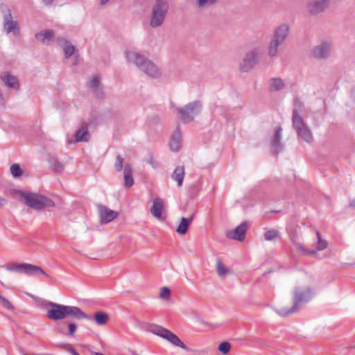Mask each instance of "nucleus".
<instances>
[{
    "mask_svg": "<svg viewBox=\"0 0 355 355\" xmlns=\"http://www.w3.org/2000/svg\"><path fill=\"white\" fill-rule=\"evenodd\" d=\"M128 62L135 64L137 68L151 78H158L162 76L160 69L146 56L141 53L128 50L125 53Z\"/></svg>",
    "mask_w": 355,
    "mask_h": 355,
    "instance_id": "1",
    "label": "nucleus"
},
{
    "mask_svg": "<svg viewBox=\"0 0 355 355\" xmlns=\"http://www.w3.org/2000/svg\"><path fill=\"white\" fill-rule=\"evenodd\" d=\"M314 291L309 286H300L293 291V304L291 308L275 309V312L280 316L287 317L300 309L302 304L308 303L314 296Z\"/></svg>",
    "mask_w": 355,
    "mask_h": 355,
    "instance_id": "2",
    "label": "nucleus"
},
{
    "mask_svg": "<svg viewBox=\"0 0 355 355\" xmlns=\"http://www.w3.org/2000/svg\"><path fill=\"white\" fill-rule=\"evenodd\" d=\"M291 26L288 23H282L275 27L268 46V54L275 58L279 53V46L286 40L290 35Z\"/></svg>",
    "mask_w": 355,
    "mask_h": 355,
    "instance_id": "3",
    "label": "nucleus"
},
{
    "mask_svg": "<svg viewBox=\"0 0 355 355\" xmlns=\"http://www.w3.org/2000/svg\"><path fill=\"white\" fill-rule=\"evenodd\" d=\"M302 107V103L301 101L299 99H295V108L293 110V124L297 137L306 143H311L313 141L312 132L298 112Z\"/></svg>",
    "mask_w": 355,
    "mask_h": 355,
    "instance_id": "4",
    "label": "nucleus"
},
{
    "mask_svg": "<svg viewBox=\"0 0 355 355\" xmlns=\"http://www.w3.org/2000/svg\"><path fill=\"white\" fill-rule=\"evenodd\" d=\"M18 196L28 207L41 210L44 207H52L55 206L53 201L45 196L29 191H19Z\"/></svg>",
    "mask_w": 355,
    "mask_h": 355,
    "instance_id": "5",
    "label": "nucleus"
},
{
    "mask_svg": "<svg viewBox=\"0 0 355 355\" xmlns=\"http://www.w3.org/2000/svg\"><path fill=\"white\" fill-rule=\"evenodd\" d=\"M7 271L19 275L38 277L44 276L49 278V275L40 267L28 263H10L2 266Z\"/></svg>",
    "mask_w": 355,
    "mask_h": 355,
    "instance_id": "6",
    "label": "nucleus"
},
{
    "mask_svg": "<svg viewBox=\"0 0 355 355\" xmlns=\"http://www.w3.org/2000/svg\"><path fill=\"white\" fill-rule=\"evenodd\" d=\"M202 108L200 101H193L184 106L178 108L177 112L180 119L185 123L192 122L200 114Z\"/></svg>",
    "mask_w": 355,
    "mask_h": 355,
    "instance_id": "7",
    "label": "nucleus"
},
{
    "mask_svg": "<svg viewBox=\"0 0 355 355\" xmlns=\"http://www.w3.org/2000/svg\"><path fill=\"white\" fill-rule=\"evenodd\" d=\"M148 329L152 334L166 340L175 346L183 349H187V347L184 343L170 330L155 324H149Z\"/></svg>",
    "mask_w": 355,
    "mask_h": 355,
    "instance_id": "8",
    "label": "nucleus"
},
{
    "mask_svg": "<svg viewBox=\"0 0 355 355\" xmlns=\"http://www.w3.org/2000/svg\"><path fill=\"white\" fill-rule=\"evenodd\" d=\"M168 11L167 4L159 0L153 6L150 17V26L155 28L161 26L165 20Z\"/></svg>",
    "mask_w": 355,
    "mask_h": 355,
    "instance_id": "9",
    "label": "nucleus"
},
{
    "mask_svg": "<svg viewBox=\"0 0 355 355\" xmlns=\"http://www.w3.org/2000/svg\"><path fill=\"white\" fill-rule=\"evenodd\" d=\"M3 30L7 34L17 36L19 33V26L17 20L13 19L10 10L8 9L3 15Z\"/></svg>",
    "mask_w": 355,
    "mask_h": 355,
    "instance_id": "10",
    "label": "nucleus"
},
{
    "mask_svg": "<svg viewBox=\"0 0 355 355\" xmlns=\"http://www.w3.org/2000/svg\"><path fill=\"white\" fill-rule=\"evenodd\" d=\"M47 306L46 316L49 320L56 321L65 318V305L49 302Z\"/></svg>",
    "mask_w": 355,
    "mask_h": 355,
    "instance_id": "11",
    "label": "nucleus"
},
{
    "mask_svg": "<svg viewBox=\"0 0 355 355\" xmlns=\"http://www.w3.org/2000/svg\"><path fill=\"white\" fill-rule=\"evenodd\" d=\"M259 51L257 49H253L248 52L240 64V70L248 72L252 69L257 62Z\"/></svg>",
    "mask_w": 355,
    "mask_h": 355,
    "instance_id": "12",
    "label": "nucleus"
},
{
    "mask_svg": "<svg viewBox=\"0 0 355 355\" xmlns=\"http://www.w3.org/2000/svg\"><path fill=\"white\" fill-rule=\"evenodd\" d=\"M287 232L289 234L290 239L302 255L314 252L313 251H308V249L305 248L303 244L300 243L301 232L299 227L295 228L288 227H287Z\"/></svg>",
    "mask_w": 355,
    "mask_h": 355,
    "instance_id": "13",
    "label": "nucleus"
},
{
    "mask_svg": "<svg viewBox=\"0 0 355 355\" xmlns=\"http://www.w3.org/2000/svg\"><path fill=\"white\" fill-rule=\"evenodd\" d=\"M332 49V43L329 40L322 41L313 49L314 57L319 59H326L329 57Z\"/></svg>",
    "mask_w": 355,
    "mask_h": 355,
    "instance_id": "14",
    "label": "nucleus"
},
{
    "mask_svg": "<svg viewBox=\"0 0 355 355\" xmlns=\"http://www.w3.org/2000/svg\"><path fill=\"white\" fill-rule=\"evenodd\" d=\"M247 231V222L243 221L233 230L227 232V236L230 239L239 241H243L245 239Z\"/></svg>",
    "mask_w": 355,
    "mask_h": 355,
    "instance_id": "15",
    "label": "nucleus"
},
{
    "mask_svg": "<svg viewBox=\"0 0 355 355\" xmlns=\"http://www.w3.org/2000/svg\"><path fill=\"white\" fill-rule=\"evenodd\" d=\"M98 214L100 220L102 224H106L111 222L118 216V213L116 211L111 210L103 205L98 207Z\"/></svg>",
    "mask_w": 355,
    "mask_h": 355,
    "instance_id": "16",
    "label": "nucleus"
},
{
    "mask_svg": "<svg viewBox=\"0 0 355 355\" xmlns=\"http://www.w3.org/2000/svg\"><path fill=\"white\" fill-rule=\"evenodd\" d=\"M70 317L75 319H89L90 317L79 307L65 305V318Z\"/></svg>",
    "mask_w": 355,
    "mask_h": 355,
    "instance_id": "17",
    "label": "nucleus"
},
{
    "mask_svg": "<svg viewBox=\"0 0 355 355\" xmlns=\"http://www.w3.org/2000/svg\"><path fill=\"white\" fill-rule=\"evenodd\" d=\"M329 6V0H313L309 5L311 15H316L323 12Z\"/></svg>",
    "mask_w": 355,
    "mask_h": 355,
    "instance_id": "18",
    "label": "nucleus"
},
{
    "mask_svg": "<svg viewBox=\"0 0 355 355\" xmlns=\"http://www.w3.org/2000/svg\"><path fill=\"white\" fill-rule=\"evenodd\" d=\"M56 42L58 45L63 49L65 59H68L74 53L75 46L65 38L58 37L56 38Z\"/></svg>",
    "mask_w": 355,
    "mask_h": 355,
    "instance_id": "19",
    "label": "nucleus"
},
{
    "mask_svg": "<svg viewBox=\"0 0 355 355\" xmlns=\"http://www.w3.org/2000/svg\"><path fill=\"white\" fill-rule=\"evenodd\" d=\"M1 78L4 83L5 86L8 88L19 90V83L17 76L10 74L9 72H4Z\"/></svg>",
    "mask_w": 355,
    "mask_h": 355,
    "instance_id": "20",
    "label": "nucleus"
},
{
    "mask_svg": "<svg viewBox=\"0 0 355 355\" xmlns=\"http://www.w3.org/2000/svg\"><path fill=\"white\" fill-rule=\"evenodd\" d=\"M282 138V128L280 127H277L275 131L271 141L272 150L275 153H278L279 152H280L283 148V145L281 142Z\"/></svg>",
    "mask_w": 355,
    "mask_h": 355,
    "instance_id": "21",
    "label": "nucleus"
},
{
    "mask_svg": "<svg viewBox=\"0 0 355 355\" xmlns=\"http://www.w3.org/2000/svg\"><path fill=\"white\" fill-rule=\"evenodd\" d=\"M164 201L160 198H155L153 201V207L150 209L151 214L157 219L162 218V212L164 209Z\"/></svg>",
    "mask_w": 355,
    "mask_h": 355,
    "instance_id": "22",
    "label": "nucleus"
},
{
    "mask_svg": "<svg viewBox=\"0 0 355 355\" xmlns=\"http://www.w3.org/2000/svg\"><path fill=\"white\" fill-rule=\"evenodd\" d=\"M182 142V134L179 130L177 128L175 131L171 135L169 146L171 150L173 152H178L181 147Z\"/></svg>",
    "mask_w": 355,
    "mask_h": 355,
    "instance_id": "23",
    "label": "nucleus"
},
{
    "mask_svg": "<svg viewBox=\"0 0 355 355\" xmlns=\"http://www.w3.org/2000/svg\"><path fill=\"white\" fill-rule=\"evenodd\" d=\"M286 87L284 80L280 78H271L268 81V89L270 92H279Z\"/></svg>",
    "mask_w": 355,
    "mask_h": 355,
    "instance_id": "24",
    "label": "nucleus"
},
{
    "mask_svg": "<svg viewBox=\"0 0 355 355\" xmlns=\"http://www.w3.org/2000/svg\"><path fill=\"white\" fill-rule=\"evenodd\" d=\"M193 215L189 218H181L180 223L176 228L177 233L180 235H184L187 232L188 228L193 221Z\"/></svg>",
    "mask_w": 355,
    "mask_h": 355,
    "instance_id": "25",
    "label": "nucleus"
},
{
    "mask_svg": "<svg viewBox=\"0 0 355 355\" xmlns=\"http://www.w3.org/2000/svg\"><path fill=\"white\" fill-rule=\"evenodd\" d=\"M53 37L54 33L52 30H45L35 34V38L37 40L47 45L50 44Z\"/></svg>",
    "mask_w": 355,
    "mask_h": 355,
    "instance_id": "26",
    "label": "nucleus"
},
{
    "mask_svg": "<svg viewBox=\"0 0 355 355\" xmlns=\"http://www.w3.org/2000/svg\"><path fill=\"white\" fill-rule=\"evenodd\" d=\"M89 87L91 88L94 94L98 97L102 95V87L100 79L98 76H93L89 83Z\"/></svg>",
    "mask_w": 355,
    "mask_h": 355,
    "instance_id": "27",
    "label": "nucleus"
},
{
    "mask_svg": "<svg viewBox=\"0 0 355 355\" xmlns=\"http://www.w3.org/2000/svg\"><path fill=\"white\" fill-rule=\"evenodd\" d=\"M172 179L177 182L178 186L181 187L184 178V168L182 166H179L175 168L172 174Z\"/></svg>",
    "mask_w": 355,
    "mask_h": 355,
    "instance_id": "28",
    "label": "nucleus"
},
{
    "mask_svg": "<svg viewBox=\"0 0 355 355\" xmlns=\"http://www.w3.org/2000/svg\"><path fill=\"white\" fill-rule=\"evenodd\" d=\"M123 178L125 182V187L126 188H130L133 185L134 180L132 177V168L131 166L128 164H125L124 166Z\"/></svg>",
    "mask_w": 355,
    "mask_h": 355,
    "instance_id": "29",
    "label": "nucleus"
},
{
    "mask_svg": "<svg viewBox=\"0 0 355 355\" xmlns=\"http://www.w3.org/2000/svg\"><path fill=\"white\" fill-rule=\"evenodd\" d=\"M89 137V132L87 128L83 126L76 133L75 141L76 142H85L87 141Z\"/></svg>",
    "mask_w": 355,
    "mask_h": 355,
    "instance_id": "30",
    "label": "nucleus"
},
{
    "mask_svg": "<svg viewBox=\"0 0 355 355\" xmlns=\"http://www.w3.org/2000/svg\"><path fill=\"white\" fill-rule=\"evenodd\" d=\"M94 318L97 324L104 325L107 323L109 316L106 313L98 311L94 313Z\"/></svg>",
    "mask_w": 355,
    "mask_h": 355,
    "instance_id": "31",
    "label": "nucleus"
},
{
    "mask_svg": "<svg viewBox=\"0 0 355 355\" xmlns=\"http://www.w3.org/2000/svg\"><path fill=\"white\" fill-rule=\"evenodd\" d=\"M216 272L219 277H223L231 272L230 270L225 267L220 259L217 260Z\"/></svg>",
    "mask_w": 355,
    "mask_h": 355,
    "instance_id": "32",
    "label": "nucleus"
},
{
    "mask_svg": "<svg viewBox=\"0 0 355 355\" xmlns=\"http://www.w3.org/2000/svg\"><path fill=\"white\" fill-rule=\"evenodd\" d=\"M10 173L14 178H19L23 174V171L18 164H13L10 168Z\"/></svg>",
    "mask_w": 355,
    "mask_h": 355,
    "instance_id": "33",
    "label": "nucleus"
},
{
    "mask_svg": "<svg viewBox=\"0 0 355 355\" xmlns=\"http://www.w3.org/2000/svg\"><path fill=\"white\" fill-rule=\"evenodd\" d=\"M264 239L266 241H271L280 236L279 231L276 230H269L264 233Z\"/></svg>",
    "mask_w": 355,
    "mask_h": 355,
    "instance_id": "34",
    "label": "nucleus"
},
{
    "mask_svg": "<svg viewBox=\"0 0 355 355\" xmlns=\"http://www.w3.org/2000/svg\"><path fill=\"white\" fill-rule=\"evenodd\" d=\"M327 242L324 240V241H320V242H318L317 245H316V247L315 249H312V250H308V251H313L314 252L313 253H309V254H305L304 256H307V255H313L315 254L318 251H321V250H323L324 249H326L327 248Z\"/></svg>",
    "mask_w": 355,
    "mask_h": 355,
    "instance_id": "35",
    "label": "nucleus"
},
{
    "mask_svg": "<svg viewBox=\"0 0 355 355\" xmlns=\"http://www.w3.org/2000/svg\"><path fill=\"white\" fill-rule=\"evenodd\" d=\"M231 345L228 342H223L218 346V350L223 354H227L230 351Z\"/></svg>",
    "mask_w": 355,
    "mask_h": 355,
    "instance_id": "36",
    "label": "nucleus"
},
{
    "mask_svg": "<svg viewBox=\"0 0 355 355\" xmlns=\"http://www.w3.org/2000/svg\"><path fill=\"white\" fill-rule=\"evenodd\" d=\"M0 304L2 306L6 308L8 310H12L14 309L12 304L9 302L8 300H7L6 297H4L3 295L0 294Z\"/></svg>",
    "mask_w": 355,
    "mask_h": 355,
    "instance_id": "37",
    "label": "nucleus"
},
{
    "mask_svg": "<svg viewBox=\"0 0 355 355\" xmlns=\"http://www.w3.org/2000/svg\"><path fill=\"white\" fill-rule=\"evenodd\" d=\"M160 297L164 300H168L171 297V291L168 287H163L159 293Z\"/></svg>",
    "mask_w": 355,
    "mask_h": 355,
    "instance_id": "38",
    "label": "nucleus"
},
{
    "mask_svg": "<svg viewBox=\"0 0 355 355\" xmlns=\"http://www.w3.org/2000/svg\"><path fill=\"white\" fill-rule=\"evenodd\" d=\"M123 158L121 155H117L115 162V169L116 171H121L123 169Z\"/></svg>",
    "mask_w": 355,
    "mask_h": 355,
    "instance_id": "39",
    "label": "nucleus"
},
{
    "mask_svg": "<svg viewBox=\"0 0 355 355\" xmlns=\"http://www.w3.org/2000/svg\"><path fill=\"white\" fill-rule=\"evenodd\" d=\"M77 326L75 323L71 322L69 324V334L72 336L76 331Z\"/></svg>",
    "mask_w": 355,
    "mask_h": 355,
    "instance_id": "40",
    "label": "nucleus"
},
{
    "mask_svg": "<svg viewBox=\"0 0 355 355\" xmlns=\"http://www.w3.org/2000/svg\"><path fill=\"white\" fill-rule=\"evenodd\" d=\"M209 3L212 4V3H214L217 0H209ZM198 6L200 8H203L205 6V1L204 0H198Z\"/></svg>",
    "mask_w": 355,
    "mask_h": 355,
    "instance_id": "41",
    "label": "nucleus"
},
{
    "mask_svg": "<svg viewBox=\"0 0 355 355\" xmlns=\"http://www.w3.org/2000/svg\"><path fill=\"white\" fill-rule=\"evenodd\" d=\"M148 163L153 168H156L158 166L157 162L154 160L153 158L149 159Z\"/></svg>",
    "mask_w": 355,
    "mask_h": 355,
    "instance_id": "42",
    "label": "nucleus"
},
{
    "mask_svg": "<svg viewBox=\"0 0 355 355\" xmlns=\"http://www.w3.org/2000/svg\"><path fill=\"white\" fill-rule=\"evenodd\" d=\"M68 350L71 355H79V354L73 347H69Z\"/></svg>",
    "mask_w": 355,
    "mask_h": 355,
    "instance_id": "43",
    "label": "nucleus"
},
{
    "mask_svg": "<svg viewBox=\"0 0 355 355\" xmlns=\"http://www.w3.org/2000/svg\"><path fill=\"white\" fill-rule=\"evenodd\" d=\"M316 235H317V238H318V242L324 241L323 239H322L321 235L318 231L316 232Z\"/></svg>",
    "mask_w": 355,
    "mask_h": 355,
    "instance_id": "44",
    "label": "nucleus"
},
{
    "mask_svg": "<svg viewBox=\"0 0 355 355\" xmlns=\"http://www.w3.org/2000/svg\"><path fill=\"white\" fill-rule=\"evenodd\" d=\"M43 2L47 5H50L53 3V0H42Z\"/></svg>",
    "mask_w": 355,
    "mask_h": 355,
    "instance_id": "45",
    "label": "nucleus"
},
{
    "mask_svg": "<svg viewBox=\"0 0 355 355\" xmlns=\"http://www.w3.org/2000/svg\"><path fill=\"white\" fill-rule=\"evenodd\" d=\"M110 0H101L100 3L101 5H105L109 2Z\"/></svg>",
    "mask_w": 355,
    "mask_h": 355,
    "instance_id": "46",
    "label": "nucleus"
},
{
    "mask_svg": "<svg viewBox=\"0 0 355 355\" xmlns=\"http://www.w3.org/2000/svg\"><path fill=\"white\" fill-rule=\"evenodd\" d=\"M6 203V200L4 199H1L0 200V205H4Z\"/></svg>",
    "mask_w": 355,
    "mask_h": 355,
    "instance_id": "47",
    "label": "nucleus"
},
{
    "mask_svg": "<svg viewBox=\"0 0 355 355\" xmlns=\"http://www.w3.org/2000/svg\"><path fill=\"white\" fill-rule=\"evenodd\" d=\"M205 1V5L209 3V0H204Z\"/></svg>",
    "mask_w": 355,
    "mask_h": 355,
    "instance_id": "48",
    "label": "nucleus"
}]
</instances>
